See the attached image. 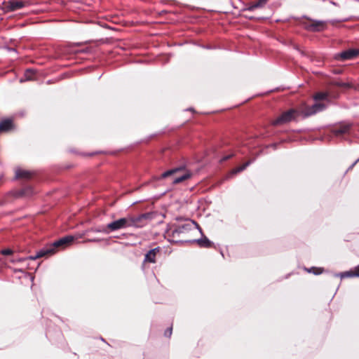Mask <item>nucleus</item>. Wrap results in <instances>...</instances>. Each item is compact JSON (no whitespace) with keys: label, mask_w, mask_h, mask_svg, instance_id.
Wrapping results in <instances>:
<instances>
[{"label":"nucleus","mask_w":359,"mask_h":359,"mask_svg":"<svg viewBox=\"0 0 359 359\" xmlns=\"http://www.w3.org/2000/svg\"><path fill=\"white\" fill-rule=\"evenodd\" d=\"M350 128H351V126L348 124L343 125V126H341L339 128H336L334 130V133L336 135L345 134L349 131Z\"/></svg>","instance_id":"15"},{"label":"nucleus","mask_w":359,"mask_h":359,"mask_svg":"<svg viewBox=\"0 0 359 359\" xmlns=\"http://www.w3.org/2000/svg\"><path fill=\"white\" fill-rule=\"evenodd\" d=\"M341 278L359 276V273L353 271H346L339 274Z\"/></svg>","instance_id":"20"},{"label":"nucleus","mask_w":359,"mask_h":359,"mask_svg":"<svg viewBox=\"0 0 359 359\" xmlns=\"http://www.w3.org/2000/svg\"><path fill=\"white\" fill-rule=\"evenodd\" d=\"M182 170V168H175V169H171V170H169L166 172H164L162 175H161V178H165V177H168L175 173H176L177 172L180 171Z\"/></svg>","instance_id":"17"},{"label":"nucleus","mask_w":359,"mask_h":359,"mask_svg":"<svg viewBox=\"0 0 359 359\" xmlns=\"http://www.w3.org/2000/svg\"><path fill=\"white\" fill-rule=\"evenodd\" d=\"M309 273H313L316 275H319L323 273V269L322 268L311 267L307 270Z\"/></svg>","instance_id":"21"},{"label":"nucleus","mask_w":359,"mask_h":359,"mask_svg":"<svg viewBox=\"0 0 359 359\" xmlns=\"http://www.w3.org/2000/svg\"><path fill=\"white\" fill-rule=\"evenodd\" d=\"M327 96H328L327 93L320 92V93H316L314 95L313 98L316 101H318V100H326L327 98Z\"/></svg>","instance_id":"18"},{"label":"nucleus","mask_w":359,"mask_h":359,"mask_svg":"<svg viewBox=\"0 0 359 359\" xmlns=\"http://www.w3.org/2000/svg\"><path fill=\"white\" fill-rule=\"evenodd\" d=\"M165 336L170 337L172 334V327L167 329L164 333Z\"/></svg>","instance_id":"26"},{"label":"nucleus","mask_w":359,"mask_h":359,"mask_svg":"<svg viewBox=\"0 0 359 359\" xmlns=\"http://www.w3.org/2000/svg\"><path fill=\"white\" fill-rule=\"evenodd\" d=\"M305 29L310 32H321L326 29L325 21L309 19L308 22L304 23Z\"/></svg>","instance_id":"4"},{"label":"nucleus","mask_w":359,"mask_h":359,"mask_svg":"<svg viewBox=\"0 0 359 359\" xmlns=\"http://www.w3.org/2000/svg\"><path fill=\"white\" fill-rule=\"evenodd\" d=\"M250 162H247L245 163H244L243 165L235 168L233 171H232V174H236V173H238L243 170H244L249 165H250Z\"/></svg>","instance_id":"19"},{"label":"nucleus","mask_w":359,"mask_h":359,"mask_svg":"<svg viewBox=\"0 0 359 359\" xmlns=\"http://www.w3.org/2000/svg\"><path fill=\"white\" fill-rule=\"evenodd\" d=\"M74 241V237L72 236H67L63 237L58 241L54 242L51 246L47 247L46 248L41 249L34 256H30L28 257L29 259H36L38 258L44 257L48 255H52L55 253V248L59 247H65L67 245L71 243Z\"/></svg>","instance_id":"2"},{"label":"nucleus","mask_w":359,"mask_h":359,"mask_svg":"<svg viewBox=\"0 0 359 359\" xmlns=\"http://www.w3.org/2000/svg\"><path fill=\"white\" fill-rule=\"evenodd\" d=\"M144 219H146L145 215H141L138 217L128 216L122 217L109 223L103 231L109 233L128 227L140 228L144 225L142 222Z\"/></svg>","instance_id":"1"},{"label":"nucleus","mask_w":359,"mask_h":359,"mask_svg":"<svg viewBox=\"0 0 359 359\" xmlns=\"http://www.w3.org/2000/svg\"><path fill=\"white\" fill-rule=\"evenodd\" d=\"M357 269H359V266L357 267Z\"/></svg>","instance_id":"29"},{"label":"nucleus","mask_w":359,"mask_h":359,"mask_svg":"<svg viewBox=\"0 0 359 359\" xmlns=\"http://www.w3.org/2000/svg\"><path fill=\"white\" fill-rule=\"evenodd\" d=\"M27 259V258L11 259L10 262L12 263H15V262H22Z\"/></svg>","instance_id":"25"},{"label":"nucleus","mask_w":359,"mask_h":359,"mask_svg":"<svg viewBox=\"0 0 359 359\" xmlns=\"http://www.w3.org/2000/svg\"><path fill=\"white\" fill-rule=\"evenodd\" d=\"M33 175V172L22 170V169H17L15 170V177L16 178H23V179H29Z\"/></svg>","instance_id":"10"},{"label":"nucleus","mask_w":359,"mask_h":359,"mask_svg":"<svg viewBox=\"0 0 359 359\" xmlns=\"http://www.w3.org/2000/svg\"><path fill=\"white\" fill-rule=\"evenodd\" d=\"M267 1H268V0H258L257 1L252 4L248 7V10L252 11L255 10L256 8H262L266 4Z\"/></svg>","instance_id":"14"},{"label":"nucleus","mask_w":359,"mask_h":359,"mask_svg":"<svg viewBox=\"0 0 359 359\" xmlns=\"http://www.w3.org/2000/svg\"><path fill=\"white\" fill-rule=\"evenodd\" d=\"M13 127L11 119H5L0 122V132H7Z\"/></svg>","instance_id":"11"},{"label":"nucleus","mask_w":359,"mask_h":359,"mask_svg":"<svg viewBox=\"0 0 359 359\" xmlns=\"http://www.w3.org/2000/svg\"><path fill=\"white\" fill-rule=\"evenodd\" d=\"M191 175L189 172H186L180 176L176 177L174 178L172 183L173 184H178L180 183L190 177Z\"/></svg>","instance_id":"16"},{"label":"nucleus","mask_w":359,"mask_h":359,"mask_svg":"<svg viewBox=\"0 0 359 359\" xmlns=\"http://www.w3.org/2000/svg\"><path fill=\"white\" fill-rule=\"evenodd\" d=\"M160 248H155L154 249L150 250L144 257V262L154 263L156 262V254L159 252Z\"/></svg>","instance_id":"8"},{"label":"nucleus","mask_w":359,"mask_h":359,"mask_svg":"<svg viewBox=\"0 0 359 359\" xmlns=\"http://www.w3.org/2000/svg\"><path fill=\"white\" fill-rule=\"evenodd\" d=\"M193 226H196L197 229L200 230L201 232V229L198 225L196 222L193 220H188L185 224L182 225H180L175 229L172 230V236L175 237L176 235H179L180 233H184L192 229Z\"/></svg>","instance_id":"5"},{"label":"nucleus","mask_w":359,"mask_h":359,"mask_svg":"<svg viewBox=\"0 0 359 359\" xmlns=\"http://www.w3.org/2000/svg\"><path fill=\"white\" fill-rule=\"evenodd\" d=\"M230 157H231V156H224L223 158L221 159V161H224L229 159Z\"/></svg>","instance_id":"28"},{"label":"nucleus","mask_w":359,"mask_h":359,"mask_svg":"<svg viewBox=\"0 0 359 359\" xmlns=\"http://www.w3.org/2000/svg\"><path fill=\"white\" fill-rule=\"evenodd\" d=\"M325 107H326L325 104L316 102L311 107H306L302 110V114L305 116H312L319 111H322L323 110H324L325 109Z\"/></svg>","instance_id":"6"},{"label":"nucleus","mask_w":359,"mask_h":359,"mask_svg":"<svg viewBox=\"0 0 359 359\" xmlns=\"http://www.w3.org/2000/svg\"><path fill=\"white\" fill-rule=\"evenodd\" d=\"M337 86H340V87H344V88H349V87H351L350 83H345V82H337Z\"/></svg>","instance_id":"24"},{"label":"nucleus","mask_w":359,"mask_h":359,"mask_svg":"<svg viewBox=\"0 0 359 359\" xmlns=\"http://www.w3.org/2000/svg\"><path fill=\"white\" fill-rule=\"evenodd\" d=\"M1 253L4 255H10L13 254V250L11 249H4L1 251Z\"/></svg>","instance_id":"23"},{"label":"nucleus","mask_w":359,"mask_h":359,"mask_svg":"<svg viewBox=\"0 0 359 359\" xmlns=\"http://www.w3.org/2000/svg\"><path fill=\"white\" fill-rule=\"evenodd\" d=\"M33 74H34V72L32 69H27L25 74L26 80H32Z\"/></svg>","instance_id":"22"},{"label":"nucleus","mask_w":359,"mask_h":359,"mask_svg":"<svg viewBox=\"0 0 359 359\" xmlns=\"http://www.w3.org/2000/svg\"><path fill=\"white\" fill-rule=\"evenodd\" d=\"M359 161V158L350 166V168H348V170H351L352 169L355 165V164Z\"/></svg>","instance_id":"27"},{"label":"nucleus","mask_w":359,"mask_h":359,"mask_svg":"<svg viewBox=\"0 0 359 359\" xmlns=\"http://www.w3.org/2000/svg\"><path fill=\"white\" fill-rule=\"evenodd\" d=\"M359 53V51L355 49H349L345 51L341 52L339 53L336 58L337 60H351L355 57Z\"/></svg>","instance_id":"7"},{"label":"nucleus","mask_w":359,"mask_h":359,"mask_svg":"<svg viewBox=\"0 0 359 359\" xmlns=\"http://www.w3.org/2000/svg\"><path fill=\"white\" fill-rule=\"evenodd\" d=\"M297 113V111L294 109L283 112L280 116L272 121V124L273 126H279L289 123L295 118Z\"/></svg>","instance_id":"3"},{"label":"nucleus","mask_w":359,"mask_h":359,"mask_svg":"<svg viewBox=\"0 0 359 359\" xmlns=\"http://www.w3.org/2000/svg\"><path fill=\"white\" fill-rule=\"evenodd\" d=\"M194 241L196 242L200 247L203 248H210L212 244V243L205 236Z\"/></svg>","instance_id":"13"},{"label":"nucleus","mask_w":359,"mask_h":359,"mask_svg":"<svg viewBox=\"0 0 359 359\" xmlns=\"http://www.w3.org/2000/svg\"><path fill=\"white\" fill-rule=\"evenodd\" d=\"M34 191L33 189L30 187H25L22 189L21 191L17 192L15 194V196H30L34 194Z\"/></svg>","instance_id":"12"},{"label":"nucleus","mask_w":359,"mask_h":359,"mask_svg":"<svg viewBox=\"0 0 359 359\" xmlns=\"http://www.w3.org/2000/svg\"><path fill=\"white\" fill-rule=\"evenodd\" d=\"M25 6V4L22 1H15V0H11L8 1V8L11 11H15L18 9H20L23 8Z\"/></svg>","instance_id":"9"}]
</instances>
